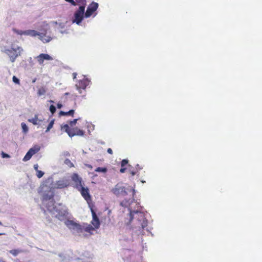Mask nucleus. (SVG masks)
Segmentation results:
<instances>
[{"mask_svg": "<svg viewBox=\"0 0 262 262\" xmlns=\"http://www.w3.org/2000/svg\"><path fill=\"white\" fill-rule=\"evenodd\" d=\"M21 128L23 129V132L26 134L28 131V128L27 125L25 123H21Z\"/></svg>", "mask_w": 262, "mask_h": 262, "instance_id": "a878e982", "label": "nucleus"}, {"mask_svg": "<svg viewBox=\"0 0 262 262\" xmlns=\"http://www.w3.org/2000/svg\"><path fill=\"white\" fill-rule=\"evenodd\" d=\"M137 167H139V164L137 165Z\"/></svg>", "mask_w": 262, "mask_h": 262, "instance_id": "4d7b16f0", "label": "nucleus"}, {"mask_svg": "<svg viewBox=\"0 0 262 262\" xmlns=\"http://www.w3.org/2000/svg\"><path fill=\"white\" fill-rule=\"evenodd\" d=\"M46 92V90L45 88L41 87L38 90L37 94L38 96H41L44 95Z\"/></svg>", "mask_w": 262, "mask_h": 262, "instance_id": "5701e85b", "label": "nucleus"}, {"mask_svg": "<svg viewBox=\"0 0 262 262\" xmlns=\"http://www.w3.org/2000/svg\"><path fill=\"white\" fill-rule=\"evenodd\" d=\"M83 131H82V130H78V133H77V134H76V135H77L81 136V135H83Z\"/></svg>", "mask_w": 262, "mask_h": 262, "instance_id": "58836bf2", "label": "nucleus"}, {"mask_svg": "<svg viewBox=\"0 0 262 262\" xmlns=\"http://www.w3.org/2000/svg\"><path fill=\"white\" fill-rule=\"evenodd\" d=\"M68 2L70 3L72 6H75L77 5L75 0H69Z\"/></svg>", "mask_w": 262, "mask_h": 262, "instance_id": "72a5a7b5", "label": "nucleus"}, {"mask_svg": "<svg viewBox=\"0 0 262 262\" xmlns=\"http://www.w3.org/2000/svg\"><path fill=\"white\" fill-rule=\"evenodd\" d=\"M49 110L52 114H54L56 112V107L54 105H51Z\"/></svg>", "mask_w": 262, "mask_h": 262, "instance_id": "c85d7f7f", "label": "nucleus"}, {"mask_svg": "<svg viewBox=\"0 0 262 262\" xmlns=\"http://www.w3.org/2000/svg\"><path fill=\"white\" fill-rule=\"evenodd\" d=\"M61 130H63L64 132H66L68 134L69 137H72L76 135V133H73L71 131L69 125L64 124V125L61 126Z\"/></svg>", "mask_w": 262, "mask_h": 262, "instance_id": "4468645a", "label": "nucleus"}, {"mask_svg": "<svg viewBox=\"0 0 262 262\" xmlns=\"http://www.w3.org/2000/svg\"><path fill=\"white\" fill-rule=\"evenodd\" d=\"M22 252V250L19 249H13L9 251L13 256H16L19 253Z\"/></svg>", "mask_w": 262, "mask_h": 262, "instance_id": "aec40b11", "label": "nucleus"}, {"mask_svg": "<svg viewBox=\"0 0 262 262\" xmlns=\"http://www.w3.org/2000/svg\"><path fill=\"white\" fill-rule=\"evenodd\" d=\"M97 172H105L106 171V168H103V167H98L95 170Z\"/></svg>", "mask_w": 262, "mask_h": 262, "instance_id": "cd10ccee", "label": "nucleus"}, {"mask_svg": "<svg viewBox=\"0 0 262 262\" xmlns=\"http://www.w3.org/2000/svg\"><path fill=\"white\" fill-rule=\"evenodd\" d=\"M42 189L44 191L42 196L43 205L55 217L59 220H63L67 214V207L61 204H58L57 205H54L53 200L54 192L52 188H50L49 190H47V184H43Z\"/></svg>", "mask_w": 262, "mask_h": 262, "instance_id": "f257e3e1", "label": "nucleus"}, {"mask_svg": "<svg viewBox=\"0 0 262 262\" xmlns=\"http://www.w3.org/2000/svg\"><path fill=\"white\" fill-rule=\"evenodd\" d=\"M98 7V4L97 3L93 2L89 5L85 12L84 16L86 18L90 17L94 12L96 11Z\"/></svg>", "mask_w": 262, "mask_h": 262, "instance_id": "1a4fd4ad", "label": "nucleus"}, {"mask_svg": "<svg viewBox=\"0 0 262 262\" xmlns=\"http://www.w3.org/2000/svg\"><path fill=\"white\" fill-rule=\"evenodd\" d=\"M22 51L23 49L21 47L14 46L10 49H5L3 52L9 56L12 62H14L16 59L20 56Z\"/></svg>", "mask_w": 262, "mask_h": 262, "instance_id": "39448f33", "label": "nucleus"}, {"mask_svg": "<svg viewBox=\"0 0 262 262\" xmlns=\"http://www.w3.org/2000/svg\"><path fill=\"white\" fill-rule=\"evenodd\" d=\"M0 225L3 226V224L1 222H0Z\"/></svg>", "mask_w": 262, "mask_h": 262, "instance_id": "3c124183", "label": "nucleus"}, {"mask_svg": "<svg viewBox=\"0 0 262 262\" xmlns=\"http://www.w3.org/2000/svg\"><path fill=\"white\" fill-rule=\"evenodd\" d=\"M88 167L90 168H92V166L91 165H88Z\"/></svg>", "mask_w": 262, "mask_h": 262, "instance_id": "09e8293b", "label": "nucleus"}, {"mask_svg": "<svg viewBox=\"0 0 262 262\" xmlns=\"http://www.w3.org/2000/svg\"><path fill=\"white\" fill-rule=\"evenodd\" d=\"M68 94H69V93H65V95H68Z\"/></svg>", "mask_w": 262, "mask_h": 262, "instance_id": "603ef678", "label": "nucleus"}, {"mask_svg": "<svg viewBox=\"0 0 262 262\" xmlns=\"http://www.w3.org/2000/svg\"><path fill=\"white\" fill-rule=\"evenodd\" d=\"M136 172L135 171H132L131 174L132 176H135L136 174Z\"/></svg>", "mask_w": 262, "mask_h": 262, "instance_id": "de8ad7c7", "label": "nucleus"}, {"mask_svg": "<svg viewBox=\"0 0 262 262\" xmlns=\"http://www.w3.org/2000/svg\"><path fill=\"white\" fill-rule=\"evenodd\" d=\"M35 59L40 65L43 64L44 60H52L53 58L47 54L41 53L36 56Z\"/></svg>", "mask_w": 262, "mask_h": 262, "instance_id": "f8f14e48", "label": "nucleus"}, {"mask_svg": "<svg viewBox=\"0 0 262 262\" xmlns=\"http://www.w3.org/2000/svg\"><path fill=\"white\" fill-rule=\"evenodd\" d=\"M54 124V120H51L50 121V122L49 123V124L47 127V128L46 130V133L48 132L53 127Z\"/></svg>", "mask_w": 262, "mask_h": 262, "instance_id": "393cba45", "label": "nucleus"}, {"mask_svg": "<svg viewBox=\"0 0 262 262\" xmlns=\"http://www.w3.org/2000/svg\"><path fill=\"white\" fill-rule=\"evenodd\" d=\"M51 182H52V179L50 178L46 182V183H50Z\"/></svg>", "mask_w": 262, "mask_h": 262, "instance_id": "37998d69", "label": "nucleus"}, {"mask_svg": "<svg viewBox=\"0 0 262 262\" xmlns=\"http://www.w3.org/2000/svg\"><path fill=\"white\" fill-rule=\"evenodd\" d=\"M84 11L85 8L83 6L79 7L74 13L73 23H76L78 25L81 23L84 16Z\"/></svg>", "mask_w": 262, "mask_h": 262, "instance_id": "423d86ee", "label": "nucleus"}, {"mask_svg": "<svg viewBox=\"0 0 262 262\" xmlns=\"http://www.w3.org/2000/svg\"><path fill=\"white\" fill-rule=\"evenodd\" d=\"M111 191L117 196H125L128 194V192H132L133 197L135 193V190L132 188H126L124 185L122 183H117L112 188Z\"/></svg>", "mask_w": 262, "mask_h": 262, "instance_id": "7ed1b4c3", "label": "nucleus"}, {"mask_svg": "<svg viewBox=\"0 0 262 262\" xmlns=\"http://www.w3.org/2000/svg\"><path fill=\"white\" fill-rule=\"evenodd\" d=\"M77 5H80V6H83L84 8L86 5V0H75Z\"/></svg>", "mask_w": 262, "mask_h": 262, "instance_id": "412c9836", "label": "nucleus"}, {"mask_svg": "<svg viewBox=\"0 0 262 262\" xmlns=\"http://www.w3.org/2000/svg\"><path fill=\"white\" fill-rule=\"evenodd\" d=\"M64 155L69 156H70V153L68 151H65V152H64Z\"/></svg>", "mask_w": 262, "mask_h": 262, "instance_id": "a18cd8bd", "label": "nucleus"}, {"mask_svg": "<svg viewBox=\"0 0 262 262\" xmlns=\"http://www.w3.org/2000/svg\"><path fill=\"white\" fill-rule=\"evenodd\" d=\"M33 167H34V169L36 171H37V170H38V164H36L34 165Z\"/></svg>", "mask_w": 262, "mask_h": 262, "instance_id": "ea45409f", "label": "nucleus"}, {"mask_svg": "<svg viewBox=\"0 0 262 262\" xmlns=\"http://www.w3.org/2000/svg\"><path fill=\"white\" fill-rule=\"evenodd\" d=\"M82 234H84V232L91 233V231L94 230V227L90 225H85L83 224L82 226Z\"/></svg>", "mask_w": 262, "mask_h": 262, "instance_id": "2eb2a0df", "label": "nucleus"}, {"mask_svg": "<svg viewBox=\"0 0 262 262\" xmlns=\"http://www.w3.org/2000/svg\"><path fill=\"white\" fill-rule=\"evenodd\" d=\"M77 74L76 73H74L73 74V79H75L76 78Z\"/></svg>", "mask_w": 262, "mask_h": 262, "instance_id": "49530a36", "label": "nucleus"}, {"mask_svg": "<svg viewBox=\"0 0 262 262\" xmlns=\"http://www.w3.org/2000/svg\"><path fill=\"white\" fill-rule=\"evenodd\" d=\"M72 180L73 182V185L76 189L81 188L82 185V179L77 173H74L72 177Z\"/></svg>", "mask_w": 262, "mask_h": 262, "instance_id": "9b49d317", "label": "nucleus"}, {"mask_svg": "<svg viewBox=\"0 0 262 262\" xmlns=\"http://www.w3.org/2000/svg\"><path fill=\"white\" fill-rule=\"evenodd\" d=\"M92 224L96 228H98L100 226V222L98 218H96V219L94 221L92 222Z\"/></svg>", "mask_w": 262, "mask_h": 262, "instance_id": "b1692460", "label": "nucleus"}, {"mask_svg": "<svg viewBox=\"0 0 262 262\" xmlns=\"http://www.w3.org/2000/svg\"><path fill=\"white\" fill-rule=\"evenodd\" d=\"M0 262H5V261L2 260H0Z\"/></svg>", "mask_w": 262, "mask_h": 262, "instance_id": "864d4df0", "label": "nucleus"}, {"mask_svg": "<svg viewBox=\"0 0 262 262\" xmlns=\"http://www.w3.org/2000/svg\"><path fill=\"white\" fill-rule=\"evenodd\" d=\"M74 112L75 111L74 110H71L68 112L60 111L58 113V115H73L74 114Z\"/></svg>", "mask_w": 262, "mask_h": 262, "instance_id": "4be33fe9", "label": "nucleus"}, {"mask_svg": "<svg viewBox=\"0 0 262 262\" xmlns=\"http://www.w3.org/2000/svg\"><path fill=\"white\" fill-rule=\"evenodd\" d=\"M92 214H93V221H94L96 219V218H98V217L97 216L96 214L93 211H92Z\"/></svg>", "mask_w": 262, "mask_h": 262, "instance_id": "e433bc0d", "label": "nucleus"}, {"mask_svg": "<svg viewBox=\"0 0 262 262\" xmlns=\"http://www.w3.org/2000/svg\"><path fill=\"white\" fill-rule=\"evenodd\" d=\"M68 2L70 3L72 6H75L77 5L75 0H69Z\"/></svg>", "mask_w": 262, "mask_h": 262, "instance_id": "f704fd0d", "label": "nucleus"}, {"mask_svg": "<svg viewBox=\"0 0 262 262\" xmlns=\"http://www.w3.org/2000/svg\"><path fill=\"white\" fill-rule=\"evenodd\" d=\"M58 256L61 258L62 260L64 259V256H63V255L62 254H61V253L59 254Z\"/></svg>", "mask_w": 262, "mask_h": 262, "instance_id": "c03bdc74", "label": "nucleus"}, {"mask_svg": "<svg viewBox=\"0 0 262 262\" xmlns=\"http://www.w3.org/2000/svg\"><path fill=\"white\" fill-rule=\"evenodd\" d=\"M25 34L31 36H36L38 35L39 36L40 39L43 42H48L51 40V38L50 37H47L46 38L45 35H43L41 33H39L34 30H28L26 32Z\"/></svg>", "mask_w": 262, "mask_h": 262, "instance_id": "6e6552de", "label": "nucleus"}, {"mask_svg": "<svg viewBox=\"0 0 262 262\" xmlns=\"http://www.w3.org/2000/svg\"><path fill=\"white\" fill-rule=\"evenodd\" d=\"M12 80L15 83L18 84H20L19 80L15 76H13Z\"/></svg>", "mask_w": 262, "mask_h": 262, "instance_id": "7c9ffc66", "label": "nucleus"}, {"mask_svg": "<svg viewBox=\"0 0 262 262\" xmlns=\"http://www.w3.org/2000/svg\"><path fill=\"white\" fill-rule=\"evenodd\" d=\"M70 185V180L64 177L56 181L52 186L54 188L62 189L67 187Z\"/></svg>", "mask_w": 262, "mask_h": 262, "instance_id": "0eeeda50", "label": "nucleus"}, {"mask_svg": "<svg viewBox=\"0 0 262 262\" xmlns=\"http://www.w3.org/2000/svg\"><path fill=\"white\" fill-rule=\"evenodd\" d=\"M50 102H54V101H52V100H51V101H50Z\"/></svg>", "mask_w": 262, "mask_h": 262, "instance_id": "5fc2aeb1", "label": "nucleus"}, {"mask_svg": "<svg viewBox=\"0 0 262 262\" xmlns=\"http://www.w3.org/2000/svg\"><path fill=\"white\" fill-rule=\"evenodd\" d=\"M37 116H34L32 119H28V121L32 122L34 125H40L42 122V120L38 119Z\"/></svg>", "mask_w": 262, "mask_h": 262, "instance_id": "dca6fc26", "label": "nucleus"}, {"mask_svg": "<svg viewBox=\"0 0 262 262\" xmlns=\"http://www.w3.org/2000/svg\"><path fill=\"white\" fill-rule=\"evenodd\" d=\"M36 172H37L36 176L38 178H41L44 174V172L42 171L37 170V171H36Z\"/></svg>", "mask_w": 262, "mask_h": 262, "instance_id": "c756f323", "label": "nucleus"}, {"mask_svg": "<svg viewBox=\"0 0 262 262\" xmlns=\"http://www.w3.org/2000/svg\"><path fill=\"white\" fill-rule=\"evenodd\" d=\"M2 234H3V233H0V235H2Z\"/></svg>", "mask_w": 262, "mask_h": 262, "instance_id": "13d9d810", "label": "nucleus"}, {"mask_svg": "<svg viewBox=\"0 0 262 262\" xmlns=\"http://www.w3.org/2000/svg\"><path fill=\"white\" fill-rule=\"evenodd\" d=\"M134 199L133 198L132 200H127L125 199L122 202H121L120 204L122 206L127 207L129 205L132 203H133Z\"/></svg>", "mask_w": 262, "mask_h": 262, "instance_id": "a211bd4d", "label": "nucleus"}, {"mask_svg": "<svg viewBox=\"0 0 262 262\" xmlns=\"http://www.w3.org/2000/svg\"><path fill=\"white\" fill-rule=\"evenodd\" d=\"M64 163L67 165L68 167H73L74 166V165L71 162V161L68 159H66L64 161Z\"/></svg>", "mask_w": 262, "mask_h": 262, "instance_id": "bb28decb", "label": "nucleus"}, {"mask_svg": "<svg viewBox=\"0 0 262 262\" xmlns=\"http://www.w3.org/2000/svg\"><path fill=\"white\" fill-rule=\"evenodd\" d=\"M77 189L80 191L82 196L87 202L91 200V195L89 193V190L88 187H84L82 186L81 188H79Z\"/></svg>", "mask_w": 262, "mask_h": 262, "instance_id": "ddd939ff", "label": "nucleus"}, {"mask_svg": "<svg viewBox=\"0 0 262 262\" xmlns=\"http://www.w3.org/2000/svg\"><path fill=\"white\" fill-rule=\"evenodd\" d=\"M33 155L32 154V153L30 152V151H29V150L27 152V154H26V155L25 156V157H24L23 160L25 162L26 161H27L28 160H29L32 156H33Z\"/></svg>", "mask_w": 262, "mask_h": 262, "instance_id": "6ab92c4d", "label": "nucleus"}, {"mask_svg": "<svg viewBox=\"0 0 262 262\" xmlns=\"http://www.w3.org/2000/svg\"><path fill=\"white\" fill-rule=\"evenodd\" d=\"M36 81V79H34L33 81H32V82L33 83H34Z\"/></svg>", "mask_w": 262, "mask_h": 262, "instance_id": "8fccbe9b", "label": "nucleus"}, {"mask_svg": "<svg viewBox=\"0 0 262 262\" xmlns=\"http://www.w3.org/2000/svg\"><path fill=\"white\" fill-rule=\"evenodd\" d=\"M40 147L38 145H35L33 147L31 148L29 150L32 154L34 155L39 151Z\"/></svg>", "mask_w": 262, "mask_h": 262, "instance_id": "f3484780", "label": "nucleus"}, {"mask_svg": "<svg viewBox=\"0 0 262 262\" xmlns=\"http://www.w3.org/2000/svg\"><path fill=\"white\" fill-rule=\"evenodd\" d=\"M64 223L71 232L75 235L80 236L82 234V225L70 220L66 221Z\"/></svg>", "mask_w": 262, "mask_h": 262, "instance_id": "20e7f679", "label": "nucleus"}, {"mask_svg": "<svg viewBox=\"0 0 262 262\" xmlns=\"http://www.w3.org/2000/svg\"><path fill=\"white\" fill-rule=\"evenodd\" d=\"M90 81L88 79L83 78L82 80L78 81L76 84L77 89L79 91L80 93H81V90H85L86 86L89 85Z\"/></svg>", "mask_w": 262, "mask_h": 262, "instance_id": "9d476101", "label": "nucleus"}, {"mask_svg": "<svg viewBox=\"0 0 262 262\" xmlns=\"http://www.w3.org/2000/svg\"><path fill=\"white\" fill-rule=\"evenodd\" d=\"M134 220H136L138 222L137 225L134 228H138L139 231L141 229H144L147 226V220L144 217L143 212L138 211H130L129 220L128 222L126 223L127 225H129Z\"/></svg>", "mask_w": 262, "mask_h": 262, "instance_id": "f03ea898", "label": "nucleus"}, {"mask_svg": "<svg viewBox=\"0 0 262 262\" xmlns=\"http://www.w3.org/2000/svg\"><path fill=\"white\" fill-rule=\"evenodd\" d=\"M137 167H139V164L137 165Z\"/></svg>", "mask_w": 262, "mask_h": 262, "instance_id": "6e6d98bb", "label": "nucleus"}, {"mask_svg": "<svg viewBox=\"0 0 262 262\" xmlns=\"http://www.w3.org/2000/svg\"><path fill=\"white\" fill-rule=\"evenodd\" d=\"M77 120H78V119H74L73 121H71L70 122L71 126H73V125H74L76 124Z\"/></svg>", "mask_w": 262, "mask_h": 262, "instance_id": "c9c22d12", "label": "nucleus"}, {"mask_svg": "<svg viewBox=\"0 0 262 262\" xmlns=\"http://www.w3.org/2000/svg\"><path fill=\"white\" fill-rule=\"evenodd\" d=\"M1 156L3 158H9L10 157L9 155L4 152V151L1 152Z\"/></svg>", "mask_w": 262, "mask_h": 262, "instance_id": "2f4dec72", "label": "nucleus"}, {"mask_svg": "<svg viewBox=\"0 0 262 262\" xmlns=\"http://www.w3.org/2000/svg\"><path fill=\"white\" fill-rule=\"evenodd\" d=\"M128 163V160H126V159H123L122 161H121V166L122 167H123L126 164H127Z\"/></svg>", "mask_w": 262, "mask_h": 262, "instance_id": "473e14b6", "label": "nucleus"}, {"mask_svg": "<svg viewBox=\"0 0 262 262\" xmlns=\"http://www.w3.org/2000/svg\"><path fill=\"white\" fill-rule=\"evenodd\" d=\"M0 260H1V259H0Z\"/></svg>", "mask_w": 262, "mask_h": 262, "instance_id": "bf43d9fd", "label": "nucleus"}, {"mask_svg": "<svg viewBox=\"0 0 262 262\" xmlns=\"http://www.w3.org/2000/svg\"><path fill=\"white\" fill-rule=\"evenodd\" d=\"M107 152L110 154H113V150L111 148H109L107 149Z\"/></svg>", "mask_w": 262, "mask_h": 262, "instance_id": "79ce46f5", "label": "nucleus"}, {"mask_svg": "<svg viewBox=\"0 0 262 262\" xmlns=\"http://www.w3.org/2000/svg\"><path fill=\"white\" fill-rule=\"evenodd\" d=\"M126 170V168H121L120 169V172L121 173H124L125 172Z\"/></svg>", "mask_w": 262, "mask_h": 262, "instance_id": "a19ab883", "label": "nucleus"}, {"mask_svg": "<svg viewBox=\"0 0 262 262\" xmlns=\"http://www.w3.org/2000/svg\"><path fill=\"white\" fill-rule=\"evenodd\" d=\"M62 107V104L60 103H58L57 104V108L60 109Z\"/></svg>", "mask_w": 262, "mask_h": 262, "instance_id": "4c0bfd02", "label": "nucleus"}]
</instances>
